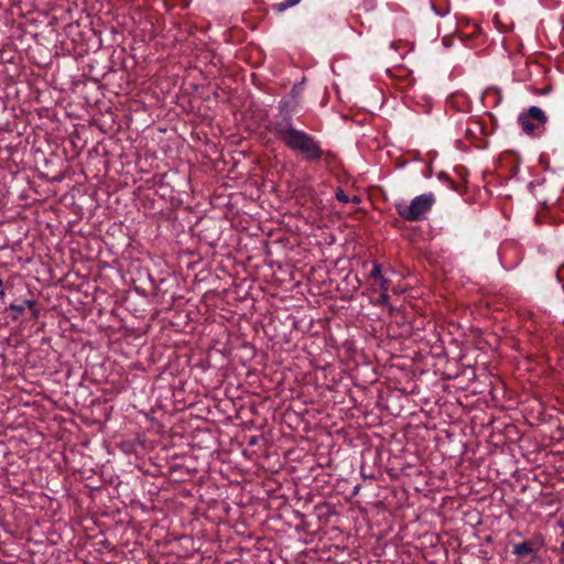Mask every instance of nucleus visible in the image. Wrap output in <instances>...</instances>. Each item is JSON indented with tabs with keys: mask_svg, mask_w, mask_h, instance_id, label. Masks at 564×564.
I'll return each mask as SVG.
<instances>
[{
	"mask_svg": "<svg viewBox=\"0 0 564 564\" xmlns=\"http://www.w3.org/2000/svg\"><path fill=\"white\" fill-rule=\"evenodd\" d=\"M278 109L271 122V131L288 149L299 153L308 163H318L325 155H330L314 135L294 127L293 109L289 101L281 100Z\"/></svg>",
	"mask_w": 564,
	"mask_h": 564,
	"instance_id": "nucleus-1",
	"label": "nucleus"
},
{
	"mask_svg": "<svg viewBox=\"0 0 564 564\" xmlns=\"http://www.w3.org/2000/svg\"><path fill=\"white\" fill-rule=\"evenodd\" d=\"M436 202L433 193H424L415 196L409 204L404 200L394 204L398 215L406 221H421L426 219Z\"/></svg>",
	"mask_w": 564,
	"mask_h": 564,
	"instance_id": "nucleus-2",
	"label": "nucleus"
},
{
	"mask_svg": "<svg viewBox=\"0 0 564 564\" xmlns=\"http://www.w3.org/2000/svg\"><path fill=\"white\" fill-rule=\"evenodd\" d=\"M547 117L545 112L536 106H531L518 116V124L521 127L523 133L538 138L545 131Z\"/></svg>",
	"mask_w": 564,
	"mask_h": 564,
	"instance_id": "nucleus-3",
	"label": "nucleus"
},
{
	"mask_svg": "<svg viewBox=\"0 0 564 564\" xmlns=\"http://www.w3.org/2000/svg\"><path fill=\"white\" fill-rule=\"evenodd\" d=\"M165 544L171 545V551H182L184 554H191L199 551L202 542L199 538H195L192 533H182L181 531H166Z\"/></svg>",
	"mask_w": 564,
	"mask_h": 564,
	"instance_id": "nucleus-4",
	"label": "nucleus"
},
{
	"mask_svg": "<svg viewBox=\"0 0 564 564\" xmlns=\"http://www.w3.org/2000/svg\"><path fill=\"white\" fill-rule=\"evenodd\" d=\"M369 278L373 280V290H379L388 292L391 286V281L383 274L382 267L377 261L372 262L371 271L369 272Z\"/></svg>",
	"mask_w": 564,
	"mask_h": 564,
	"instance_id": "nucleus-5",
	"label": "nucleus"
},
{
	"mask_svg": "<svg viewBox=\"0 0 564 564\" xmlns=\"http://www.w3.org/2000/svg\"><path fill=\"white\" fill-rule=\"evenodd\" d=\"M540 549L539 541L525 540L513 544V553L518 556H528L534 554Z\"/></svg>",
	"mask_w": 564,
	"mask_h": 564,
	"instance_id": "nucleus-6",
	"label": "nucleus"
},
{
	"mask_svg": "<svg viewBox=\"0 0 564 564\" xmlns=\"http://www.w3.org/2000/svg\"><path fill=\"white\" fill-rule=\"evenodd\" d=\"M300 2H301V0H284L280 3L273 4L272 9L276 12H283V11L288 10L289 8L296 6Z\"/></svg>",
	"mask_w": 564,
	"mask_h": 564,
	"instance_id": "nucleus-7",
	"label": "nucleus"
},
{
	"mask_svg": "<svg viewBox=\"0 0 564 564\" xmlns=\"http://www.w3.org/2000/svg\"><path fill=\"white\" fill-rule=\"evenodd\" d=\"M24 308H29L32 315V318L37 319L40 316V310L37 308V303L34 300H25L22 302Z\"/></svg>",
	"mask_w": 564,
	"mask_h": 564,
	"instance_id": "nucleus-8",
	"label": "nucleus"
},
{
	"mask_svg": "<svg viewBox=\"0 0 564 564\" xmlns=\"http://www.w3.org/2000/svg\"><path fill=\"white\" fill-rule=\"evenodd\" d=\"M7 310H10L12 312V315H11V319L12 321H18L20 318V316L23 314V312L25 311L23 304H10L9 307Z\"/></svg>",
	"mask_w": 564,
	"mask_h": 564,
	"instance_id": "nucleus-9",
	"label": "nucleus"
},
{
	"mask_svg": "<svg viewBox=\"0 0 564 564\" xmlns=\"http://www.w3.org/2000/svg\"><path fill=\"white\" fill-rule=\"evenodd\" d=\"M336 198L340 203L347 204L350 202L349 196L345 193V191L341 187H337L336 189Z\"/></svg>",
	"mask_w": 564,
	"mask_h": 564,
	"instance_id": "nucleus-10",
	"label": "nucleus"
},
{
	"mask_svg": "<svg viewBox=\"0 0 564 564\" xmlns=\"http://www.w3.org/2000/svg\"><path fill=\"white\" fill-rule=\"evenodd\" d=\"M390 296L388 292L380 291V296L377 301V305L389 306Z\"/></svg>",
	"mask_w": 564,
	"mask_h": 564,
	"instance_id": "nucleus-11",
	"label": "nucleus"
},
{
	"mask_svg": "<svg viewBox=\"0 0 564 564\" xmlns=\"http://www.w3.org/2000/svg\"><path fill=\"white\" fill-rule=\"evenodd\" d=\"M424 536H430V545H434L435 543L440 542V535L438 534H429V532H425L424 533Z\"/></svg>",
	"mask_w": 564,
	"mask_h": 564,
	"instance_id": "nucleus-12",
	"label": "nucleus"
},
{
	"mask_svg": "<svg viewBox=\"0 0 564 564\" xmlns=\"http://www.w3.org/2000/svg\"><path fill=\"white\" fill-rule=\"evenodd\" d=\"M241 534L246 539H257V540H260V536L254 535L252 531H242Z\"/></svg>",
	"mask_w": 564,
	"mask_h": 564,
	"instance_id": "nucleus-13",
	"label": "nucleus"
},
{
	"mask_svg": "<svg viewBox=\"0 0 564 564\" xmlns=\"http://www.w3.org/2000/svg\"><path fill=\"white\" fill-rule=\"evenodd\" d=\"M448 12H449V10H448V9H445L444 11H442V10H436V9H435V13H436V14H438V15H441V17L446 15Z\"/></svg>",
	"mask_w": 564,
	"mask_h": 564,
	"instance_id": "nucleus-14",
	"label": "nucleus"
},
{
	"mask_svg": "<svg viewBox=\"0 0 564 564\" xmlns=\"http://www.w3.org/2000/svg\"><path fill=\"white\" fill-rule=\"evenodd\" d=\"M350 202L354 203V204H359L360 203V198H359V196H354L352 198H350Z\"/></svg>",
	"mask_w": 564,
	"mask_h": 564,
	"instance_id": "nucleus-15",
	"label": "nucleus"
},
{
	"mask_svg": "<svg viewBox=\"0 0 564 564\" xmlns=\"http://www.w3.org/2000/svg\"><path fill=\"white\" fill-rule=\"evenodd\" d=\"M465 134H466V135H470V137H471V135H474V132L471 131V129H470V128H468V127H467V128L465 129Z\"/></svg>",
	"mask_w": 564,
	"mask_h": 564,
	"instance_id": "nucleus-16",
	"label": "nucleus"
},
{
	"mask_svg": "<svg viewBox=\"0 0 564 564\" xmlns=\"http://www.w3.org/2000/svg\"><path fill=\"white\" fill-rule=\"evenodd\" d=\"M6 296V292L3 290L0 291V297L3 299Z\"/></svg>",
	"mask_w": 564,
	"mask_h": 564,
	"instance_id": "nucleus-17",
	"label": "nucleus"
},
{
	"mask_svg": "<svg viewBox=\"0 0 564 564\" xmlns=\"http://www.w3.org/2000/svg\"><path fill=\"white\" fill-rule=\"evenodd\" d=\"M101 545H105V547H108V546H109V544L107 543V541H106V540L101 541Z\"/></svg>",
	"mask_w": 564,
	"mask_h": 564,
	"instance_id": "nucleus-18",
	"label": "nucleus"
},
{
	"mask_svg": "<svg viewBox=\"0 0 564 564\" xmlns=\"http://www.w3.org/2000/svg\"><path fill=\"white\" fill-rule=\"evenodd\" d=\"M48 532H50V535H53V534H56L58 531L53 530V531H48Z\"/></svg>",
	"mask_w": 564,
	"mask_h": 564,
	"instance_id": "nucleus-19",
	"label": "nucleus"
},
{
	"mask_svg": "<svg viewBox=\"0 0 564 564\" xmlns=\"http://www.w3.org/2000/svg\"><path fill=\"white\" fill-rule=\"evenodd\" d=\"M382 538H383V535H382V534H379V535H377V536H376V539H377L378 541H379V540H381Z\"/></svg>",
	"mask_w": 564,
	"mask_h": 564,
	"instance_id": "nucleus-20",
	"label": "nucleus"
},
{
	"mask_svg": "<svg viewBox=\"0 0 564 564\" xmlns=\"http://www.w3.org/2000/svg\"><path fill=\"white\" fill-rule=\"evenodd\" d=\"M485 541H486V542H490V541H491V536H486V538H485Z\"/></svg>",
	"mask_w": 564,
	"mask_h": 564,
	"instance_id": "nucleus-21",
	"label": "nucleus"
},
{
	"mask_svg": "<svg viewBox=\"0 0 564 564\" xmlns=\"http://www.w3.org/2000/svg\"><path fill=\"white\" fill-rule=\"evenodd\" d=\"M359 486L355 487L354 494L358 492Z\"/></svg>",
	"mask_w": 564,
	"mask_h": 564,
	"instance_id": "nucleus-22",
	"label": "nucleus"
},
{
	"mask_svg": "<svg viewBox=\"0 0 564 564\" xmlns=\"http://www.w3.org/2000/svg\"><path fill=\"white\" fill-rule=\"evenodd\" d=\"M2 284H3V281L0 279V286H2Z\"/></svg>",
	"mask_w": 564,
	"mask_h": 564,
	"instance_id": "nucleus-23",
	"label": "nucleus"
},
{
	"mask_svg": "<svg viewBox=\"0 0 564 564\" xmlns=\"http://www.w3.org/2000/svg\"><path fill=\"white\" fill-rule=\"evenodd\" d=\"M562 547L564 549V541L562 542Z\"/></svg>",
	"mask_w": 564,
	"mask_h": 564,
	"instance_id": "nucleus-24",
	"label": "nucleus"
}]
</instances>
